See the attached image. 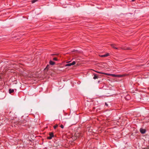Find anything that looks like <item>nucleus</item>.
<instances>
[{"label": "nucleus", "instance_id": "nucleus-1", "mask_svg": "<svg viewBox=\"0 0 149 149\" xmlns=\"http://www.w3.org/2000/svg\"><path fill=\"white\" fill-rule=\"evenodd\" d=\"M105 74L114 77H122V76L120 75H116L115 74H109L107 73H106Z\"/></svg>", "mask_w": 149, "mask_h": 149}, {"label": "nucleus", "instance_id": "nucleus-2", "mask_svg": "<svg viewBox=\"0 0 149 149\" xmlns=\"http://www.w3.org/2000/svg\"><path fill=\"white\" fill-rule=\"evenodd\" d=\"M75 62L74 61H73L72 63H69L67 64H66L65 65V66H70L72 65H74L75 64Z\"/></svg>", "mask_w": 149, "mask_h": 149}, {"label": "nucleus", "instance_id": "nucleus-3", "mask_svg": "<svg viewBox=\"0 0 149 149\" xmlns=\"http://www.w3.org/2000/svg\"><path fill=\"white\" fill-rule=\"evenodd\" d=\"M140 132L142 134H144L146 130L144 129H140Z\"/></svg>", "mask_w": 149, "mask_h": 149}, {"label": "nucleus", "instance_id": "nucleus-4", "mask_svg": "<svg viewBox=\"0 0 149 149\" xmlns=\"http://www.w3.org/2000/svg\"><path fill=\"white\" fill-rule=\"evenodd\" d=\"M116 45L114 44H111V46L113 48L116 49H118V48H117L116 47H115V46Z\"/></svg>", "mask_w": 149, "mask_h": 149}, {"label": "nucleus", "instance_id": "nucleus-5", "mask_svg": "<svg viewBox=\"0 0 149 149\" xmlns=\"http://www.w3.org/2000/svg\"><path fill=\"white\" fill-rule=\"evenodd\" d=\"M94 76L93 77V79H97L98 77V76L95 74H94Z\"/></svg>", "mask_w": 149, "mask_h": 149}, {"label": "nucleus", "instance_id": "nucleus-6", "mask_svg": "<svg viewBox=\"0 0 149 149\" xmlns=\"http://www.w3.org/2000/svg\"><path fill=\"white\" fill-rule=\"evenodd\" d=\"M49 64L52 65H53L55 64V63L52 61H49Z\"/></svg>", "mask_w": 149, "mask_h": 149}, {"label": "nucleus", "instance_id": "nucleus-7", "mask_svg": "<svg viewBox=\"0 0 149 149\" xmlns=\"http://www.w3.org/2000/svg\"><path fill=\"white\" fill-rule=\"evenodd\" d=\"M9 91V93L10 94L14 92V90L13 89H10Z\"/></svg>", "mask_w": 149, "mask_h": 149}, {"label": "nucleus", "instance_id": "nucleus-8", "mask_svg": "<svg viewBox=\"0 0 149 149\" xmlns=\"http://www.w3.org/2000/svg\"><path fill=\"white\" fill-rule=\"evenodd\" d=\"M109 54H105V55H101L100 56L101 57H106V56H108V55H109Z\"/></svg>", "mask_w": 149, "mask_h": 149}, {"label": "nucleus", "instance_id": "nucleus-9", "mask_svg": "<svg viewBox=\"0 0 149 149\" xmlns=\"http://www.w3.org/2000/svg\"><path fill=\"white\" fill-rule=\"evenodd\" d=\"M49 68V65H47L46 68H45L44 70L45 71L47 70V71L48 70V69Z\"/></svg>", "mask_w": 149, "mask_h": 149}, {"label": "nucleus", "instance_id": "nucleus-10", "mask_svg": "<svg viewBox=\"0 0 149 149\" xmlns=\"http://www.w3.org/2000/svg\"><path fill=\"white\" fill-rule=\"evenodd\" d=\"M49 136L52 137L54 136L53 133L52 132L50 133Z\"/></svg>", "mask_w": 149, "mask_h": 149}, {"label": "nucleus", "instance_id": "nucleus-11", "mask_svg": "<svg viewBox=\"0 0 149 149\" xmlns=\"http://www.w3.org/2000/svg\"><path fill=\"white\" fill-rule=\"evenodd\" d=\"M39 0H33L32 1V3H34L37 1Z\"/></svg>", "mask_w": 149, "mask_h": 149}, {"label": "nucleus", "instance_id": "nucleus-12", "mask_svg": "<svg viewBox=\"0 0 149 149\" xmlns=\"http://www.w3.org/2000/svg\"><path fill=\"white\" fill-rule=\"evenodd\" d=\"M125 49V50H130L131 49L130 48H129V47H127V48H124V49Z\"/></svg>", "mask_w": 149, "mask_h": 149}, {"label": "nucleus", "instance_id": "nucleus-13", "mask_svg": "<svg viewBox=\"0 0 149 149\" xmlns=\"http://www.w3.org/2000/svg\"><path fill=\"white\" fill-rule=\"evenodd\" d=\"M58 125H55L54 126V129H55L58 127Z\"/></svg>", "mask_w": 149, "mask_h": 149}, {"label": "nucleus", "instance_id": "nucleus-14", "mask_svg": "<svg viewBox=\"0 0 149 149\" xmlns=\"http://www.w3.org/2000/svg\"><path fill=\"white\" fill-rule=\"evenodd\" d=\"M53 60H54V61H57V58L55 57V58H53Z\"/></svg>", "mask_w": 149, "mask_h": 149}, {"label": "nucleus", "instance_id": "nucleus-15", "mask_svg": "<svg viewBox=\"0 0 149 149\" xmlns=\"http://www.w3.org/2000/svg\"><path fill=\"white\" fill-rule=\"evenodd\" d=\"M52 137L51 136H49V137H47V138L48 139H51L52 138Z\"/></svg>", "mask_w": 149, "mask_h": 149}, {"label": "nucleus", "instance_id": "nucleus-16", "mask_svg": "<svg viewBox=\"0 0 149 149\" xmlns=\"http://www.w3.org/2000/svg\"><path fill=\"white\" fill-rule=\"evenodd\" d=\"M96 72L98 73H100V74H105V73H102V72H97V71H96Z\"/></svg>", "mask_w": 149, "mask_h": 149}, {"label": "nucleus", "instance_id": "nucleus-17", "mask_svg": "<svg viewBox=\"0 0 149 149\" xmlns=\"http://www.w3.org/2000/svg\"><path fill=\"white\" fill-rule=\"evenodd\" d=\"M60 127L62 128H64V126L61 125V126H60Z\"/></svg>", "mask_w": 149, "mask_h": 149}, {"label": "nucleus", "instance_id": "nucleus-18", "mask_svg": "<svg viewBox=\"0 0 149 149\" xmlns=\"http://www.w3.org/2000/svg\"><path fill=\"white\" fill-rule=\"evenodd\" d=\"M57 55L58 54H52V55H53V56L54 55Z\"/></svg>", "mask_w": 149, "mask_h": 149}, {"label": "nucleus", "instance_id": "nucleus-19", "mask_svg": "<svg viewBox=\"0 0 149 149\" xmlns=\"http://www.w3.org/2000/svg\"><path fill=\"white\" fill-rule=\"evenodd\" d=\"M105 105H106L107 106H108V104H107V103H105Z\"/></svg>", "mask_w": 149, "mask_h": 149}, {"label": "nucleus", "instance_id": "nucleus-20", "mask_svg": "<svg viewBox=\"0 0 149 149\" xmlns=\"http://www.w3.org/2000/svg\"><path fill=\"white\" fill-rule=\"evenodd\" d=\"M135 0H132V1H135Z\"/></svg>", "mask_w": 149, "mask_h": 149}]
</instances>
